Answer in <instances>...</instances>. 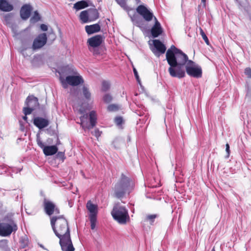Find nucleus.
<instances>
[{"mask_svg":"<svg viewBox=\"0 0 251 251\" xmlns=\"http://www.w3.org/2000/svg\"><path fill=\"white\" fill-rule=\"evenodd\" d=\"M166 59L170 66L168 72L172 77L179 78L184 77L185 73L182 67L184 65L186 72L189 76L197 78L202 76L201 67L189 60L188 56L174 45H172L167 50Z\"/></svg>","mask_w":251,"mask_h":251,"instance_id":"obj_1","label":"nucleus"},{"mask_svg":"<svg viewBox=\"0 0 251 251\" xmlns=\"http://www.w3.org/2000/svg\"><path fill=\"white\" fill-rule=\"evenodd\" d=\"M50 225L55 235L59 239V244L62 251H75L70 235L67 220L63 215L52 216Z\"/></svg>","mask_w":251,"mask_h":251,"instance_id":"obj_2","label":"nucleus"},{"mask_svg":"<svg viewBox=\"0 0 251 251\" xmlns=\"http://www.w3.org/2000/svg\"><path fill=\"white\" fill-rule=\"evenodd\" d=\"M130 183V179L123 174L120 180L115 185L114 197L118 199H121L124 197L127 192L129 193L128 190Z\"/></svg>","mask_w":251,"mask_h":251,"instance_id":"obj_3","label":"nucleus"},{"mask_svg":"<svg viewBox=\"0 0 251 251\" xmlns=\"http://www.w3.org/2000/svg\"><path fill=\"white\" fill-rule=\"evenodd\" d=\"M111 215L114 219L120 224H126L127 220L129 219L128 210L124 206H114Z\"/></svg>","mask_w":251,"mask_h":251,"instance_id":"obj_4","label":"nucleus"},{"mask_svg":"<svg viewBox=\"0 0 251 251\" xmlns=\"http://www.w3.org/2000/svg\"><path fill=\"white\" fill-rule=\"evenodd\" d=\"M80 122L79 124L82 128L86 130L93 128L97 123V116L94 111L90 112L89 115L87 114H83L80 117Z\"/></svg>","mask_w":251,"mask_h":251,"instance_id":"obj_5","label":"nucleus"},{"mask_svg":"<svg viewBox=\"0 0 251 251\" xmlns=\"http://www.w3.org/2000/svg\"><path fill=\"white\" fill-rule=\"evenodd\" d=\"M62 86L64 89L68 88V85L77 86L83 83V79L80 75H68L65 79L60 77V78Z\"/></svg>","mask_w":251,"mask_h":251,"instance_id":"obj_6","label":"nucleus"},{"mask_svg":"<svg viewBox=\"0 0 251 251\" xmlns=\"http://www.w3.org/2000/svg\"><path fill=\"white\" fill-rule=\"evenodd\" d=\"M16 224L11 221L10 224L0 223V235L3 237L9 236L13 231L17 230Z\"/></svg>","mask_w":251,"mask_h":251,"instance_id":"obj_7","label":"nucleus"},{"mask_svg":"<svg viewBox=\"0 0 251 251\" xmlns=\"http://www.w3.org/2000/svg\"><path fill=\"white\" fill-rule=\"evenodd\" d=\"M43 207L45 212L49 216H51L54 213H60V210L55 204L46 198L44 199Z\"/></svg>","mask_w":251,"mask_h":251,"instance_id":"obj_8","label":"nucleus"},{"mask_svg":"<svg viewBox=\"0 0 251 251\" xmlns=\"http://www.w3.org/2000/svg\"><path fill=\"white\" fill-rule=\"evenodd\" d=\"M137 12L140 14L143 18L147 22L152 20L155 16L152 12L150 11L146 6L140 5L136 8Z\"/></svg>","mask_w":251,"mask_h":251,"instance_id":"obj_9","label":"nucleus"},{"mask_svg":"<svg viewBox=\"0 0 251 251\" xmlns=\"http://www.w3.org/2000/svg\"><path fill=\"white\" fill-rule=\"evenodd\" d=\"M134 25L139 27L142 31L146 30L148 28V24L144 19L138 15L134 14L131 17Z\"/></svg>","mask_w":251,"mask_h":251,"instance_id":"obj_10","label":"nucleus"},{"mask_svg":"<svg viewBox=\"0 0 251 251\" xmlns=\"http://www.w3.org/2000/svg\"><path fill=\"white\" fill-rule=\"evenodd\" d=\"M47 37L46 33L39 34L33 41L32 49L38 50L43 47L47 43Z\"/></svg>","mask_w":251,"mask_h":251,"instance_id":"obj_11","label":"nucleus"},{"mask_svg":"<svg viewBox=\"0 0 251 251\" xmlns=\"http://www.w3.org/2000/svg\"><path fill=\"white\" fill-rule=\"evenodd\" d=\"M154 24L151 29V32L153 38H156L162 33L163 28L155 17H154Z\"/></svg>","mask_w":251,"mask_h":251,"instance_id":"obj_12","label":"nucleus"},{"mask_svg":"<svg viewBox=\"0 0 251 251\" xmlns=\"http://www.w3.org/2000/svg\"><path fill=\"white\" fill-rule=\"evenodd\" d=\"M102 41V36L97 35L89 38L87 40V43L90 47L94 48L100 46Z\"/></svg>","mask_w":251,"mask_h":251,"instance_id":"obj_13","label":"nucleus"},{"mask_svg":"<svg viewBox=\"0 0 251 251\" xmlns=\"http://www.w3.org/2000/svg\"><path fill=\"white\" fill-rule=\"evenodd\" d=\"M153 42L154 47L156 49L157 51L152 50V51L156 56L159 57L160 56L159 53L161 54L165 53L166 50V48L165 46L159 40H154Z\"/></svg>","mask_w":251,"mask_h":251,"instance_id":"obj_14","label":"nucleus"},{"mask_svg":"<svg viewBox=\"0 0 251 251\" xmlns=\"http://www.w3.org/2000/svg\"><path fill=\"white\" fill-rule=\"evenodd\" d=\"M33 124L39 129H43L49 125V121L48 119L42 117H37L33 120Z\"/></svg>","mask_w":251,"mask_h":251,"instance_id":"obj_15","label":"nucleus"},{"mask_svg":"<svg viewBox=\"0 0 251 251\" xmlns=\"http://www.w3.org/2000/svg\"><path fill=\"white\" fill-rule=\"evenodd\" d=\"M32 7L29 4L24 5L20 10V16L23 20H27L30 16Z\"/></svg>","mask_w":251,"mask_h":251,"instance_id":"obj_16","label":"nucleus"},{"mask_svg":"<svg viewBox=\"0 0 251 251\" xmlns=\"http://www.w3.org/2000/svg\"><path fill=\"white\" fill-rule=\"evenodd\" d=\"M26 104L27 106L31 108L34 110L38 108L39 106L38 99L33 96H28L26 98Z\"/></svg>","mask_w":251,"mask_h":251,"instance_id":"obj_17","label":"nucleus"},{"mask_svg":"<svg viewBox=\"0 0 251 251\" xmlns=\"http://www.w3.org/2000/svg\"><path fill=\"white\" fill-rule=\"evenodd\" d=\"M14 7L6 0H0V10L4 12H10L13 10Z\"/></svg>","mask_w":251,"mask_h":251,"instance_id":"obj_18","label":"nucleus"},{"mask_svg":"<svg viewBox=\"0 0 251 251\" xmlns=\"http://www.w3.org/2000/svg\"><path fill=\"white\" fill-rule=\"evenodd\" d=\"M85 31L88 35L98 32L100 30V26L98 24H95L90 25H86Z\"/></svg>","mask_w":251,"mask_h":251,"instance_id":"obj_19","label":"nucleus"},{"mask_svg":"<svg viewBox=\"0 0 251 251\" xmlns=\"http://www.w3.org/2000/svg\"><path fill=\"white\" fill-rule=\"evenodd\" d=\"M58 151L56 146H48L44 148L43 152L46 156H50L55 154Z\"/></svg>","mask_w":251,"mask_h":251,"instance_id":"obj_20","label":"nucleus"},{"mask_svg":"<svg viewBox=\"0 0 251 251\" xmlns=\"http://www.w3.org/2000/svg\"><path fill=\"white\" fill-rule=\"evenodd\" d=\"M14 16V14L13 13H10L5 14L3 17L5 24L12 28H13L14 26V24H13Z\"/></svg>","mask_w":251,"mask_h":251,"instance_id":"obj_21","label":"nucleus"},{"mask_svg":"<svg viewBox=\"0 0 251 251\" xmlns=\"http://www.w3.org/2000/svg\"><path fill=\"white\" fill-rule=\"evenodd\" d=\"M86 208L90 212L89 216L94 215L97 217L98 212L97 205L92 203L91 201H89L86 204Z\"/></svg>","mask_w":251,"mask_h":251,"instance_id":"obj_22","label":"nucleus"},{"mask_svg":"<svg viewBox=\"0 0 251 251\" xmlns=\"http://www.w3.org/2000/svg\"><path fill=\"white\" fill-rule=\"evenodd\" d=\"M90 22L96 20L99 17V13L96 8H90L88 9Z\"/></svg>","mask_w":251,"mask_h":251,"instance_id":"obj_23","label":"nucleus"},{"mask_svg":"<svg viewBox=\"0 0 251 251\" xmlns=\"http://www.w3.org/2000/svg\"><path fill=\"white\" fill-rule=\"evenodd\" d=\"M88 6V3L84 0H81L76 2L74 6V8L77 10L85 8Z\"/></svg>","mask_w":251,"mask_h":251,"instance_id":"obj_24","label":"nucleus"},{"mask_svg":"<svg viewBox=\"0 0 251 251\" xmlns=\"http://www.w3.org/2000/svg\"><path fill=\"white\" fill-rule=\"evenodd\" d=\"M80 19L83 23H87L90 22L88 10L81 12L80 14Z\"/></svg>","mask_w":251,"mask_h":251,"instance_id":"obj_25","label":"nucleus"},{"mask_svg":"<svg viewBox=\"0 0 251 251\" xmlns=\"http://www.w3.org/2000/svg\"><path fill=\"white\" fill-rule=\"evenodd\" d=\"M120 108V106L117 104H109L107 107V111L109 112H116L118 111Z\"/></svg>","mask_w":251,"mask_h":251,"instance_id":"obj_26","label":"nucleus"},{"mask_svg":"<svg viewBox=\"0 0 251 251\" xmlns=\"http://www.w3.org/2000/svg\"><path fill=\"white\" fill-rule=\"evenodd\" d=\"M64 72L66 74H72L76 75L77 72L72 67H69V66H66L64 69Z\"/></svg>","mask_w":251,"mask_h":251,"instance_id":"obj_27","label":"nucleus"},{"mask_svg":"<svg viewBox=\"0 0 251 251\" xmlns=\"http://www.w3.org/2000/svg\"><path fill=\"white\" fill-rule=\"evenodd\" d=\"M82 92L83 95L85 98L86 99L89 100L91 98V93L90 92L89 89L85 86H84L82 88Z\"/></svg>","mask_w":251,"mask_h":251,"instance_id":"obj_28","label":"nucleus"},{"mask_svg":"<svg viewBox=\"0 0 251 251\" xmlns=\"http://www.w3.org/2000/svg\"><path fill=\"white\" fill-rule=\"evenodd\" d=\"M41 19L40 14L38 13L37 11H35L34 12L33 16L30 19L31 23H36L39 21Z\"/></svg>","mask_w":251,"mask_h":251,"instance_id":"obj_29","label":"nucleus"},{"mask_svg":"<svg viewBox=\"0 0 251 251\" xmlns=\"http://www.w3.org/2000/svg\"><path fill=\"white\" fill-rule=\"evenodd\" d=\"M89 220L91 223V228L92 229H94L96 227L97 217L94 215L89 216Z\"/></svg>","mask_w":251,"mask_h":251,"instance_id":"obj_30","label":"nucleus"},{"mask_svg":"<svg viewBox=\"0 0 251 251\" xmlns=\"http://www.w3.org/2000/svg\"><path fill=\"white\" fill-rule=\"evenodd\" d=\"M21 246L22 248H25L27 246L28 239L26 236H24L20 240Z\"/></svg>","mask_w":251,"mask_h":251,"instance_id":"obj_31","label":"nucleus"},{"mask_svg":"<svg viewBox=\"0 0 251 251\" xmlns=\"http://www.w3.org/2000/svg\"><path fill=\"white\" fill-rule=\"evenodd\" d=\"M117 3L120 5L125 10L128 9V6L126 4V0H115Z\"/></svg>","mask_w":251,"mask_h":251,"instance_id":"obj_32","label":"nucleus"},{"mask_svg":"<svg viewBox=\"0 0 251 251\" xmlns=\"http://www.w3.org/2000/svg\"><path fill=\"white\" fill-rule=\"evenodd\" d=\"M110 88V83L107 81H103L102 82L101 91L106 92Z\"/></svg>","mask_w":251,"mask_h":251,"instance_id":"obj_33","label":"nucleus"},{"mask_svg":"<svg viewBox=\"0 0 251 251\" xmlns=\"http://www.w3.org/2000/svg\"><path fill=\"white\" fill-rule=\"evenodd\" d=\"M113 100L112 96L109 94H106L103 97V100L106 103H110Z\"/></svg>","mask_w":251,"mask_h":251,"instance_id":"obj_34","label":"nucleus"},{"mask_svg":"<svg viewBox=\"0 0 251 251\" xmlns=\"http://www.w3.org/2000/svg\"><path fill=\"white\" fill-rule=\"evenodd\" d=\"M200 34L202 36V39L204 40V41L206 43V44L208 45H209V40H208V39L207 37L206 36L205 33H204V32L203 31V30H202V29L201 28H200Z\"/></svg>","mask_w":251,"mask_h":251,"instance_id":"obj_35","label":"nucleus"},{"mask_svg":"<svg viewBox=\"0 0 251 251\" xmlns=\"http://www.w3.org/2000/svg\"><path fill=\"white\" fill-rule=\"evenodd\" d=\"M34 110L28 106L23 108V112L25 116L30 114Z\"/></svg>","mask_w":251,"mask_h":251,"instance_id":"obj_36","label":"nucleus"},{"mask_svg":"<svg viewBox=\"0 0 251 251\" xmlns=\"http://www.w3.org/2000/svg\"><path fill=\"white\" fill-rule=\"evenodd\" d=\"M115 123L118 126H121L123 123V119L122 117H116L114 119Z\"/></svg>","mask_w":251,"mask_h":251,"instance_id":"obj_37","label":"nucleus"},{"mask_svg":"<svg viewBox=\"0 0 251 251\" xmlns=\"http://www.w3.org/2000/svg\"><path fill=\"white\" fill-rule=\"evenodd\" d=\"M158 215L157 214L149 215L147 216V219L150 221L151 223L154 222V219L157 218Z\"/></svg>","mask_w":251,"mask_h":251,"instance_id":"obj_38","label":"nucleus"},{"mask_svg":"<svg viewBox=\"0 0 251 251\" xmlns=\"http://www.w3.org/2000/svg\"><path fill=\"white\" fill-rule=\"evenodd\" d=\"M245 74L247 76V77L249 78H251V68H246L245 69Z\"/></svg>","mask_w":251,"mask_h":251,"instance_id":"obj_39","label":"nucleus"},{"mask_svg":"<svg viewBox=\"0 0 251 251\" xmlns=\"http://www.w3.org/2000/svg\"><path fill=\"white\" fill-rule=\"evenodd\" d=\"M37 145H38V146L41 148V149H43V151H44V149L45 147H46V146H45L44 145V144L42 142V141L40 139H37Z\"/></svg>","mask_w":251,"mask_h":251,"instance_id":"obj_40","label":"nucleus"},{"mask_svg":"<svg viewBox=\"0 0 251 251\" xmlns=\"http://www.w3.org/2000/svg\"><path fill=\"white\" fill-rule=\"evenodd\" d=\"M133 71L134 75H135V77L137 81H138V82L139 83H140L141 82H140L139 75L138 74L137 71L136 70V69L135 68H133Z\"/></svg>","mask_w":251,"mask_h":251,"instance_id":"obj_41","label":"nucleus"},{"mask_svg":"<svg viewBox=\"0 0 251 251\" xmlns=\"http://www.w3.org/2000/svg\"><path fill=\"white\" fill-rule=\"evenodd\" d=\"M92 133L95 137L98 138L99 136H100L101 132H100L98 129H95L94 131L92 132Z\"/></svg>","mask_w":251,"mask_h":251,"instance_id":"obj_42","label":"nucleus"},{"mask_svg":"<svg viewBox=\"0 0 251 251\" xmlns=\"http://www.w3.org/2000/svg\"><path fill=\"white\" fill-rule=\"evenodd\" d=\"M226 151L227 153V157H228L230 154L229 145L228 143L226 144Z\"/></svg>","mask_w":251,"mask_h":251,"instance_id":"obj_43","label":"nucleus"},{"mask_svg":"<svg viewBox=\"0 0 251 251\" xmlns=\"http://www.w3.org/2000/svg\"><path fill=\"white\" fill-rule=\"evenodd\" d=\"M40 28L43 31H47L48 30V26L45 24H41L40 25Z\"/></svg>","mask_w":251,"mask_h":251,"instance_id":"obj_44","label":"nucleus"},{"mask_svg":"<svg viewBox=\"0 0 251 251\" xmlns=\"http://www.w3.org/2000/svg\"><path fill=\"white\" fill-rule=\"evenodd\" d=\"M57 155L58 157L62 158L64 156V153L62 152H58Z\"/></svg>","mask_w":251,"mask_h":251,"instance_id":"obj_45","label":"nucleus"},{"mask_svg":"<svg viewBox=\"0 0 251 251\" xmlns=\"http://www.w3.org/2000/svg\"><path fill=\"white\" fill-rule=\"evenodd\" d=\"M50 36H51V38L54 40L55 38V35L54 33L52 32V33H50V34H49Z\"/></svg>","mask_w":251,"mask_h":251,"instance_id":"obj_46","label":"nucleus"},{"mask_svg":"<svg viewBox=\"0 0 251 251\" xmlns=\"http://www.w3.org/2000/svg\"><path fill=\"white\" fill-rule=\"evenodd\" d=\"M23 119L27 122V117H26V116H24L23 117Z\"/></svg>","mask_w":251,"mask_h":251,"instance_id":"obj_47","label":"nucleus"},{"mask_svg":"<svg viewBox=\"0 0 251 251\" xmlns=\"http://www.w3.org/2000/svg\"><path fill=\"white\" fill-rule=\"evenodd\" d=\"M57 142L56 143V145H59L60 144V142L58 137L57 138Z\"/></svg>","mask_w":251,"mask_h":251,"instance_id":"obj_48","label":"nucleus"},{"mask_svg":"<svg viewBox=\"0 0 251 251\" xmlns=\"http://www.w3.org/2000/svg\"><path fill=\"white\" fill-rule=\"evenodd\" d=\"M79 113H80V114H82L83 113V110H81V109H80V110H79Z\"/></svg>","mask_w":251,"mask_h":251,"instance_id":"obj_49","label":"nucleus"},{"mask_svg":"<svg viewBox=\"0 0 251 251\" xmlns=\"http://www.w3.org/2000/svg\"><path fill=\"white\" fill-rule=\"evenodd\" d=\"M201 0V2L205 4L206 0Z\"/></svg>","mask_w":251,"mask_h":251,"instance_id":"obj_50","label":"nucleus"},{"mask_svg":"<svg viewBox=\"0 0 251 251\" xmlns=\"http://www.w3.org/2000/svg\"><path fill=\"white\" fill-rule=\"evenodd\" d=\"M25 50H26V49H22V50H21V52H22L23 53V52H24Z\"/></svg>","mask_w":251,"mask_h":251,"instance_id":"obj_51","label":"nucleus"},{"mask_svg":"<svg viewBox=\"0 0 251 251\" xmlns=\"http://www.w3.org/2000/svg\"><path fill=\"white\" fill-rule=\"evenodd\" d=\"M137 2V3H139L140 2V0H135Z\"/></svg>","mask_w":251,"mask_h":251,"instance_id":"obj_52","label":"nucleus"},{"mask_svg":"<svg viewBox=\"0 0 251 251\" xmlns=\"http://www.w3.org/2000/svg\"><path fill=\"white\" fill-rule=\"evenodd\" d=\"M19 122H20V125L22 127L23 126L22 124V121H20Z\"/></svg>","mask_w":251,"mask_h":251,"instance_id":"obj_53","label":"nucleus"},{"mask_svg":"<svg viewBox=\"0 0 251 251\" xmlns=\"http://www.w3.org/2000/svg\"><path fill=\"white\" fill-rule=\"evenodd\" d=\"M211 251H215L214 249H213Z\"/></svg>","mask_w":251,"mask_h":251,"instance_id":"obj_54","label":"nucleus"},{"mask_svg":"<svg viewBox=\"0 0 251 251\" xmlns=\"http://www.w3.org/2000/svg\"><path fill=\"white\" fill-rule=\"evenodd\" d=\"M249 93V92H248V94H247V97L248 96Z\"/></svg>","mask_w":251,"mask_h":251,"instance_id":"obj_55","label":"nucleus"}]
</instances>
